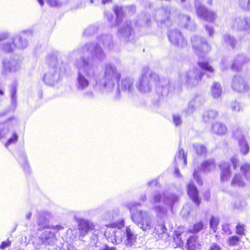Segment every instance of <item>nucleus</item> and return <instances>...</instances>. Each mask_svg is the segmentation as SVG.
I'll return each mask as SVG.
<instances>
[{
	"instance_id": "nucleus-17",
	"label": "nucleus",
	"mask_w": 250,
	"mask_h": 250,
	"mask_svg": "<svg viewBox=\"0 0 250 250\" xmlns=\"http://www.w3.org/2000/svg\"><path fill=\"white\" fill-rule=\"evenodd\" d=\"M211 93L214 99H217L221 97L222 93V89L220 83L214 82L211 87Z\"/></svg>"
},
{
	"instance_id": "nucleus-49",
	"label": "nucleus",
	"mask_w": 250,
	"mask_h": 250,
	"mask_svg": "<svg viewBox=\"0 0 250 250\" xmlns=\"http://www.w3.org/2000/svg\"><path fill=\"white\" fill-rule=\"evenodd\" d=\"M54 229H57L58 230H61L63 229V228L61 226H56L53 227Z\"/></svg>"
},
{
	"instance_id": "nucleus-23",
	"label": "nucleus",
	"mask_w": 250,
	"mask_h": 250,
	"mask_svg": "<svg viewBox=\"0 0 250 250\" xmlns=\"http://www.w3.org/2000/svg\"><path fill=\"white\" fill-rule=\"evenodd\" d=\"M219 116L218 112L214 110H210L207 111L204 115V120H214L216 119Z\"/></svg>"
},
{
	"instance_id": "nucleus-37",
	"label": "nucleus",
	"mask_w": 250,
	"mask_h": 250,
	"mask_svg": "<svg viewBox=\"0 0 250 250\" xmlns=\"http://www.w3.org/2000/svg\"><path fill=\"white\" fill-rule=\"evenodd\" d=\"M173 121L175 126L180 125L182 124V120L181 117L179 115H173Z\"/></svg>"
},
{
	"instance_id": "nucleus-9",
	"label": "nucleus",
	"mask_w": 250,
	"mask_h": 250,
	"mask_svg": "<svg viewBox=\"0 0 250 250\" xmlns=\"http://www.w3.org/2000/svg\"><path fill=\"white\" fill-rule=\"evenodd\" d=\"M167 229L164 222L158 223L154 227L152 234L157 240L161 239L167 233Z\"/></svg>"
},
{
	"instance_id": "nucleus-53",
	"label": "nucleus",
	"mask_w": 250,
	"mask_h": 250,
	"mask_svg": "<svg viewBox=\"0 0 250 250\" xmlns=\"http://www.w3.org/2000/svg\"><path fill=\"white\" fill-rule=\"evenodd\" d=\"M111 0H102V3L103 4H105L106 3H108L109 2H110Z\"/></svg>"
},
{
	"instance_id": "nucleus-14",
	"label": "nucleus",
	"mask_w": 250,
	"mask_h": 250,
	"mask_svg": "<svg viewBox=\"0 0 250 250\" xmlns=\"http://www.w3.org/2000/svg\"><path fill=\"white\" fill-rule=\"evenodd\" d=\"M56 239L55 234L50 231H45L42 233L40 237L41 241L42 244H50Z\"/></svg>"
},
{
	"instance_id": "nucleus-32",
	"label": "nucleus",
	"mask_w": 250,
	"mask_h": 250,
	"mask_svg": "<svg viewBox=\"0 0 250 250\" xmlns=\"http://www.w3.org/2000/svg\"><path fill=\"white\" fill-rule=\"evenodd\" d=\"M239 146L240 147V152L243 155H246L249 153L250 148L247 142L242 141L240 143Z\"/></svg>"
},
{
	"instance_id": "nucleus-7",
	"label": "nucleus",
	"mask_w": 250,
	"mask_h": 250,
	"mask_svg": "<svg viewBox=\"0 0 250 250\" xmlns=\"http://www.w3.org/2000/svg\"><path fill=\"white\" fill-rule=\"evenodd\" d=\"M220 170V178L222 182L229 181L231 176L230 165L227 162H223L218 165Z\"/></svg>"
},
{
	"instance_id": "nucleus-55",
	"label": "nucleus",
	"mask_w": 250,
	"mask_h": 250,
	"mask_svg": "<svg viewBox=\"0 0 250 250\" xmlns=\"http://www.w3.org/2000/svg\"><path fill=\"white\" fill-rule=\"evenodd\" d=\"M247 6H248V8L249 9H250V0H248V5H247Z\"/></svg>"
},
{
	"instance_id": "nucleus-43",
	"label": "nucleus",
	"mask_w": 250,
	"mask_h": 250,
	"mask_svg": "<svg viewBox=\"0 0 250 250\" xmlns=\"http://www.w3.org/2000/svg\"><path fill=\"white\" fill-rule=\"evenodd\" d=\"M137 87L138 89L141 92H144L146 91V89H145V86L143 84V82L142 80L139 82V83L137 85Z\"/></svg>"
},
{
	"instance_id": "nucleus-21",
	"label": "nucleus",
	"mask_w": 250,
	"mask_h": 250,
	"mask_svg": "<svg viewBox=\"0 0 250 250\" xmlns=\"http://www.w3.org/2000/svg\"><path fill=\"white\" fill-rule=\"evenodd\" d=\"M241 242V238L237 235H232L229 237L227 240V245L229 247H235L239 244Z\"/></svg>"
},
{
	"instance_id": "nucleus-3",
	"label": "nucleus",
	"mask_w": 250,
	"mask_h": 250,
	"mask_svg": "<svg viewBox=\"0 0 250 250\" xmlns=\"http://www.w3.org/2000/svg\"><path fill=\"white\" fill-rule=\"evenodd\" d=\"M214 165L215 164L213 161L205 160L201 163L199 168L194 170L193 176L199 185H203V181L199 175V172L201 171H210L214 167Z\"/></svg>"
},
{
	"instance_id": "nucleus-5",
	"label": "nucleus",
	"mask_w": 250,
	"mask_h": 250,
	"mask_svg": "<svg viewBox=\"0 0 250 250\" xmlns=\"http://www.w3.org/2000/svg\"><path fill=\"white\" fill-rule=\"evenodd\" d=\"M168 39L170 42L176 47L183 48L187 45L185 39L179 32H171L168 35Z\"/></svg>"
},
{
	"instance_id": "nucleus-6",
	"label": "nucleus",
	"mask_w": 250,
	"mask_h": 250,
	"mask_svg": "<svg viewBox=\"0 0 250 250\" xmlns=\"http://www.w3.org/2000/svg\"><path fill=\"white\" fill-rule=\"evenodd\" d=\"M231 87L237 92H244L249 89V86L241 76H235L231 82Z\"/></svg>"
},
{
	"instance_id": "nucleus-51",
	"label": "nucleus",
	"mask_w": 250,
	"mask_h": 250,
	"mask_svg": "<svg viewBox=\"0 0 250 250\" xmlns=\"http://www.w3.org/2000/svg\"><path fill=\"white\" fill-rule=\"evenodd\" d=\"M7 39V36L5 35L0 37V41H2V40H5V39Z\"/></svg>"
},
{
	"instance_id": "nucleus-16",
	"label": "nucleus",
	"mask_w": 250,
	"mask_h": 250,
	"mask_svg": "<svg viewBox=\"0 0 250 250\" xmlns=\"http://www.w3.org/2000/svg\"><path fill=\"white\" fill-rule=\"evenodd\" d=\"M212 129L218 135H222L226 134L228 131L226 125L221 123L217 122L212 125Z\"/></svg>"
},
{
	"instance_id": "nucleus-30",
	"label": "nucleus",
	"mask_w": 250,
	"mask_h": 250,
	"mask_svg": "<svg viewBox=\"0 0 250 250\" xmlns=\"http://www.w3.org/2000/svg\"><path fill=\"white\" fill-rule=\"evenodd\" d=\"M204 224L202 222L195 223L193 225L192 229L189 232L193 233H196L203 229Z\"/></svg>"
},
{
	"instance_id": "nucleus-12",
	"label": "nucleus",
	"mask_w": 250,
	"mask_h": 250,
	"mask_svg": "<svg viewBox=\"0 0 250 250\" xmlns=\"http://www.w3.org/2000/svg\"><path fill=\"white\" fill-rule=\"evenodd\" d=\"M197 14L199 17L203 18L206 21H213L215 17L213 12L208 11L205 7H199L197 10Z\"/></svg>"
},
{
	"instance_id": "nucleus-11",
	"label": "nucleus",
	"mask_w": 250,
	"mask_h": 250,
	"mask_svg": "<svg viewBox=\"0 0 250 250\" xmlns=\"http://www.w3.org/2000/svg\"><path fill=\"white\" fill-rule=\"evenodd\" d=\"M78 229L82 236L85 235L89 231L94 229V226L86 221H81L78 225Z\"/></svg>"
},
{
	"instance_id": "nucleus-42",
	"label": "nucleus",
	"mask_w": 250,
	"mask_h": 250,
	"mask_svg": "<svg viewBox=\"0 0 250 250\" xmlns=\"http://www.w3.org/2000/svg\"><path fill=\"white\" fill-rule=\"evenodd\" d=\"M161 195L160 194H155L153 198V203H160L161 201Z\"/></svg>"
},
{
	"instance_id": "nucleus-35",
	"label": "nucleus",
	"mask_w": 250,
	"mask_h": 250,
	"mask_svg": "<svg viewBox=\"0 0 250 250\" xmlns=\"http://www.w3.org/2000/svg\"><path fill=\"white\" fill-rule=\"evenodd\" d=\"M178 158L179 159H181L183 160L184 166H186L187 164V154H185L184 150L183 149L181 148L178 150Z\"/></svg>"
},
{
	"instance_id": "nucleus-57",
	"label": "nucleus",
	"mask_w": 250,
	"mask_h": 250,
	"mask_svg": "<svg viewBox=\"0 0 250 250\" xmlns=\"http://www.w3.org/2000/svg\"><path fill=\"white\" fill-rule=\"evenodd\" d=\"M60 250H68L67 249H64V248H61Z\"/></svg>"
},
{
	"instance_id": "nucleus-54",
	"label": "nucleus",
	"mask_w": 250,
	"mask_h": 250,
	"mask_svg": "<svg viewBox=\"0 0 250 250\" xmlns=\"http://www.w3.org/2000/svg\"><path fill=\"white\" fill-rule=\"evenodd\" d=\"M38 2L40 3V4L41 5V6H43V4H44V2H43V0H37Z\"/></svg>"
},
{
	"instance_id": "nucleus-31",
	"label": "nucleus",
	"mask_w": 250,
	"mask_h": 250,
	"mask_svg": "<svg viewBox=\"0 0 250 250\" xmlns=\"http://www.w3.org/2000/svg\"><path fill=\"white\" fill-rule=\"evenodd\" d=\"M78 80L79 84L82 89L85 88L88 85V81L81 74L79 75Z\"/></svg>"
},
{
	"instance_id": "nucleus-26",
	"label": "nucleus",
	"mask_w": 250,
	"mask_h": 250,
	"mask_svg": "<svg viewBox=\"0 0 250 250\" xmlns=\"http://www.w3.org/2000/svg\"><path fill=\"white\" fill-rule=\"evenodd\" d=\"M19 136L17 132H14L13 133L12 136L8 139L5 143V146L7 147L9 145L15 144L18 141Z\"/></svg>"
},
{
	"instance_id": "nucleus-34",
	"label": "nucleus",
	"mask_w": 250,
	"mask_h": 250,
	"mask_svg": "<svg viewBox=\"0 0 250 250\" xmlns=\"http://www.w3.org/2000/svg\"><path fill=\"white\" fill-rule=\"evenodd\" d=\"M240 170L243 175H247L250 171V165L248 163L242 164Z\"/></svg>"
},
{
	"instance_id": "nucleus-39",
	"label": "nucleus",
	"mask_w": 250,
	"mask_h": 250,
	"mask_svg": "<svg viewBox=\"0 0 250 250\" xmlns=\"http://www.w3.org/2000/svg\"><path fill=\"white\" fill-rule=\"evenodd\" d=\"M208 250H222V248L218 244L213 243L209 246Z\"/></svg>"
},
{
	"instance_id": "nucleus-8",
	"label": "nucleus",
	"mask_w": 250,
	"mask_h": 250,
	"mask_svg": "<svg viewBox=\"0 0 250 250\" xmlns=\"http://www.w3.org/2000/svg\"><path fill=\"white\" fill-rule=\"evenodd\" d=\"M121 77V74L118 72L116 67L110 64L105 66L104 78L106 81H111L113 80L119 81Z\"/></svg>"
},
{
	"instance_id": "nucleus-4",
	"label": "nucleus",
	"mask_w": 250,
	"mask_h": 250,
	"mask_svg": "<svg viewBox=\"0 0 250 250\" xmlns=\"http://www.w3.org/2000/svg\"><path fill=\"white\" fill-rule=\"evenodd\" d=\"M187 192L190 199L197 206L201 203V199L199 195V191L193 182L191 181L187 185Z\"/></svg>"
},
{
	"instance_id": "nucleus-50",
	"label": "nucleus",
	"mask_w": 250,
	"mask_h": 250,
	"mask_svg": "<svg viewBox=\"0 0 250 250\" xmlns=\"http://www.w3.org/2000/svg\"><path fill=\"white\" fill-rule=\"evenodd\" d=\"M48 76V75L47 74H45L44 75V77H43V80L45 83H47L48 82V80H47Z\"/></svg>"
},
{
	"instance_id": "nucleus-46",
	"label": "nucleus",
	"mask_w": 250,
	"mask_h": 250,
	"mask_svg": "<svg viewBox=\"0 0 250 250\" xmlns=\"http://www.w3.org/2000/svg\"><path fill=\"white\" fill-rule=\"evenodd\" d=\"M22 167L25 172L28 171V170L30 169V167L28 163L26 160H25V162Z\"/></svg>"
},
{
	"instance_id": "nucleus-44",
	"label": "nucleus",
	"mask_w": 250,
	"mask_h": 250,
	"mask_svg": "<svg viewBox=\"0 0 250 250\" xmlns=\"http://www.w3.org/2000/svg\"><path fill=\"white\" fill-rule=\"evenodd\" d=\"M114 12L116 15V16L117 17H119L120 15V14L122 13V7H120L118 6H116L114 8Z\"/></svg>"
},
{
	"instance_id": "nucleus-36",
	"label": "nucleus",
	"mask_w": 250,
	"mask_h": 250,
	"mask_svg": "<svg viewBox=\"0 0 250 250\" xmlns=\"http://www.w3.org/2000/svg\"><path fill=\"white\" fill-rule=\"evenodd\" d=\"M206 152V147L204 145H200L196 147V152L198 155L205 154Z\"/></svg>"
},
{
	"instance_id": "nucleus-60",
	"label": "nucleus",
	"mask_w": 250,
	"mask_h": 250,
	"mask_svg": "<svg viewBox=\"0 0 250 250\" xmlns=\"http://www.w3.org/2000/svg\"><path fill=\"white\" fill-rule=\"evenodd\" d=\"M38 224H39V225H40V224H41V221H40V220L39 221V222H38Z\"/></svg>"
},
{
	"instance_id": "nucleus-58",
	"label": "nucleus",
	"mask_w": 250,
	"mask_h": 250,
	"mask_svg": "<svg viewBox=\"0 0 250 250\" xmlns=\"http://www.w3.org/2000/svg\"><path fill=\"white\" fill-rule=\"evenodd\" d=\"M30 216H31V214H29V215L27 216V217H28V218H30Z\"/></svg>"
},
{
	"instance_id": "nucleus-28",
	"label": "nucleus",
	"mask_w": 250,
	"mask_h": 250,
	"mask_svg": "<svg viewBox=\"0 0 250 250\" xmlns=\"http://www.w3.org/2000/svg\"><path fill=\"white\" fill-rule=\"evenodd\" d=\"M17 86L16 84H13L11 85L10 90V98L12 100V102L13 103H16L17 102Z\"/></svg>"
},
{
	"instance_id": "nucleus-24",
	"label": "nucleus",
	"mask_w": 250,
	"mask_h": 250,
	"mask_svg": "<svg viewBox=\"0 0 250 250\" xmlns=\"http://www.w3.org/2000/svg\"><path fill=\"white\" fill-rule=\"evenodd\" d=\"M15 40H12L11 42H9L4 43L2 45V49L6 52H10L13 51L14 48L16 46L15 43Z\"/></svg>"
},
{
	"instance_id": "nucleus-33",
	"label": "nucleus",
	"mask_w": 250,
	"mask_h": 250,
	"mask_svg": "<svg viewBox=\"0 0 250 250\" xmlns=\"http://www.w3.org/2000/svg\"><path fill=\"white\" fill-rule=\"evenodd\" d=\"M210 228L215 232L216 230L218 225L219 224V220L218 218L211 216L209 222Z\"/></svg>"
},
{
	"instance_id": "nucleus-2",
	"label": "nucleus",
	"mask_w": 250,
	"mask_h": 250,
	"mask_svg": "<svg viewBox=\"0 0 250 250\" xmlns=\"http://www.w3.org/2000/svg\"><path fill=\"white\" fill-rule=\"evenodd\" d=\"M191 42L193 49L196 53H206L211 49V46L207 41L198 36H194L191 38Z\"/></svg>"
},
{
	"instance_id": "nucleus-52",
	"label": "nucleus",
	"mask_w": 250,
	"mask_h": 250,
	"mask_svg": "<svg viewBox=\"0 0 250 250\" xmlns=\"http://www.w3.org/2000/svg\"><path fill=\"white\" fill-rule=\"evenodd\" d=\"M175 172L178 175H181L180 170L178 168H175Z\"/></svg>"
},
{
	"instance_id": "nucleus-56",
	"label": "nucleus",
	"mask_w": 250,
	"mask_h": 250,
	"mask_svg": "<svg viewBox=\"0 0 250 250\" xmlns=\"http://www.w3.org/2000/svg\"><path fill=\"white\" fill-rule=\"evenodd\" d=\"M3 94L4 92L2 90L0 89V95H3Z\"/></svg>"
},
{
	"instance_id": "nucleus-15",
	"label": "nucleus",
	"mask_w": 250,
	"mask_h": 250,
	"mask_svg": "<svg viewBox=\"0 0 250 250\" xmlns=\"http://www.w3.org/2000/svg\"><path fill=\"white\" fill-rule=\"evenodd\" d=\"M126 245L132 246L136 241L137 235L131 230L129 226L125 228Z\"/></svg>"
},
{
	"instance_id": "nucleus-29",
	"label": "nucleus",
	"mask_w": 250,
	"mask_h": 250,
	"mask_svg": "<svg viewBox=\"0 0 250 250\" xmlns=\"http://www.w3.org/2000/svg\"><path fill=\"white\" fill-rule=\"evenodd\" d=\"M113 229H121L125 227V220L124 219H120L115 222L109 224Z\"/></svg>"
},
{
	"instance_id": "nucleus-45",
	"label": "nucleus",
	"mask_w": 250,
	"mask_h": 250,
	"mask_svg": "<svg viewBox=\"0 0 250 250\" xmlns=\"http://www.w3.org/2000/svg\"><path fill=\"white\" fill-rule=\"evenodd\" d=\"M231 108L234 111H240L241 109L240 104L238 103H234L231 106Z\"/></svg>"
},
{
	"instance_id": "nucleus-38",
	"label": "nucleus",
	"mask_w": 250,
	"mask_h": 250,
	"mask_svg": "<svg viewBox=\"0 0 250 250\" xmlns=\"http://www.w3.org/2000/svg\"><path fill=\"white\" fill-rule=\"evenodd\" d=\"M230 162L232 165L233 169H235L238 166V159L236 157L233 156L230 158Z\"/></svg>"
},
{
	"instance_id": "nucleus-20",
	"label": "nucleus",
	"mask_w": 250,
	"mask_h": 250,
	"mask_svg": "<svg viewBox=\"0 0 250 250\" xmlns=\"http://www.w3.org/2000/svg\"><path fill=\"white\" fill-rule=\"evenodd\" d=\"M231 185L232 186H237L238 187H243L244 185V181L242 179V176L240 174H235L231 181Z\"/></svg>"
},
{
	"instance_id": "nucleus-1",
	"label": "nucleus",
	"mask_w": 250,
	"mask_h": 250,
	"mask_svg": "<svg viewBox=\"0 0 250 250\" xmlns=\"http://www.w3.org/2000/svg\"><path fill=\"white\" fill-rule=\"evenodd\" d=\"M131 218L143 230H149L152 227V219L147 211L136 210L131 214Z\"/></svg>"
},
{
	"instance_id": "nucleus-10",
	"label": "nucleus",
	"mask_w": 250,
	"mask_h": 250,
	"mask_svg": "<svg viewBox=\"0 0 250 250\" xmlns=\"http://www.w3.org/2000/svg\"><path fill=\"white\" fill-rule=\"evenodd\" d=\"M183 232L179 230H175L172 235L171 245L174 248H181L184 245V240L182 239Z\"/></svg>"
},
{
	"instance_id": "nucleus-18",
	"label": "nucleus",
	"mask_w": 250,
	"mask_h": 250,
	"mask_svg": "<svg viewBox=\"0 0 250 250\" xmlns=\"http://www.w3.org/2000/svg\"><path fill=\"white\" fill-rule=\"evenodd\" d=\"M122 89L125 92H130L133 87V82L128 78L122 80L121 83Z\"/></svg>"
},
{
	"instance_id": "nucleus-61",
	"label": "nucleus",
	"mask_w": 250,
	"mask_h": 250,
	"mask_svg": "<svg viewBox=\"0 0 250 250\" xmlns=\"http://www.w3.org/2000/svg\"><path fill=\"white\" fill-rule=\"evenodd\" d=\"M185 0H181V1H185Z\"/></svg>"
},
{
	"instance_id": "nucleus-27",
	"label": "nucleus",
	"mask_w": 250,
	"mask_h": 250,
	"mask_svg": "<svg viewBox=\"0 0 250 250\" xmlns=\"http://www.w3.org/2000/svg\"><path fill=\"white\" fill-rule=\"evenodd\" d=\"M198 64L203 70L208 71L210 73H213L214 72L213 67L209 64V63L208 62H199Z\"/></svg>"
},
{
	"instance_id": "nucleus-19",
	"label": "nucleus",
	"mask_w": 250,
	"mask_h": 250,
	"mask_svg": "<svg viewBox=\"0 0 250 250\" xmlns=\"http://www.w3.org/2000/svg\"><path fill=\"white\" fill-rule=\"evenodd\" d=\"M133 27L130 23H126L125 26L118 30V32L121 34H125L127 37L131 35L133 32Z\"/></svg>"
},
{
	"instance_id": "nucleus-59",
	"label": "nucleus",
	"mask_w": 250,
	"mask_h": 250,
	"mask_svg": "<svg viewBox=\"0 0 250 250\" xmlns=\"http://www.w3.org/2000/svg\"><path fill=\"white\" fill-rule=\"evenodd\" d=\"M187 18H188V20H189L190 19V17H189V16H188V17H187Z\"/></svg>"
},
{
	"instance_id": "nucleus-22",
	"label": "nucleus",
	"mask_w": 250,
	"mask_h": 250,
	"mask_svg": "<svg viewBox=\"0 0 250 250\" xmlns=\"http://www.w3.org/2000/svg\"><path fill=\"white\" fill-rule=\"evenodd\" d=\"M105 229L104 231V236L107 240L111 239L114 238V240H115V235L116 232L114 230H113V228H112L109 224L105 225Z\"/></svg>"
},
{
	"instance_id": "nucleus-41",
	"label": "nucleus",
	"mask_w": 250,
	"mask_h": 250,
	"mask_svg": "<svg viewBox=\"0 0 250 250\" xmlns=\"http://www.w3.org/2000/svg\"><path fill=\"white\" fill-rule=\"evenodd\" d=\"M48 4L51 7H57L60 5L57 0H46Z\"/></svg>"
},
{
	"instance_id": "nucleus-47",
	"label": "nucleus",
	"mask_w": 250,
	"mask_h": 250,
	"mask_svg": "<svg viewBox=\"0 0 250 250\" xmlns=\"http://www.w3.org/2000/svg\"><path fill=\"white\" fill-rule=\"evenodd\" d=\"M154 208L156 210L157 214H160L164 212L163 208L160 206L155 207Z\"/></svg>"
},
{
	"instance_id": "nucleus-40",
	"label": "nucleus",
	"mask_w": 250,
	"mask_h": 250,
	"mask_svg": "<svg viewBox=\"0 0 250 250\" xmlns=\"http://www.w3.org/2000/svg\"><path fill=\"white\" fill-rule=\"evenodd\" d=\"M11 241L7 240L6 241H3L1 242L0 245V249L3 250L7 247H9L11 245Z\"/></svg>"
},
{
	"instance_id": "nucleus-13",
	"label": "nucleus",
	"mask_w": 250,
	"mask_h": 250,
	"mask_svg": "<svg viewBox=\"0 0 250 250\" xmlns=\"http://www.w3.org/2000/svg\"><path fill=\"white\" fill-rule=\"evenodd\" d=\"M200 246L201 244L199 243L198 236H190L187 240L186 244L187 250H196L198 247Z\"/></svg>"
},
{
	"instance_id": "nucleus-25",
	"label": "nucleus",
	"mask_w": 250,
	"mask_h": 250,
	"mask_svg": "<svg viewBox=\"0 0 250 250\" xmlns=\"http://www.w3.org/2000/svg\"><path fill=\"white\" fill-rule=\"evenodd\" d=\"M245 225L238 223L235 227V233L239 236H244L246 234Z\"/></svg>"
},
{
	"instance_id": "nucleus-48",
	"label": "nucleus",
	"mask_w": 250,
	"mask_h": 250,
	"mask_svg": "<svg viewBox=\"0 0 250 250\" xmlns=\"http://www.w3.org/2000/svg\"><path fill=\"white\" fill-rule=\"evenodd\" d=\"M101 250H117V249L116 247H109L107 245H104V248Z\"/></svg>"
}]
</instances>
